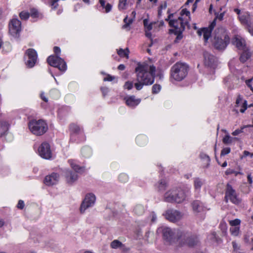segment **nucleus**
Here are the masks:
<instances>
[{"instance_id":"obj_49","label":"nucleus","mask_w":253,"mask_h":253,"mask_svg":"<svg viewBox=\"0 0 253 253\" xmlns=\"http://www.w3.org/2000/svg\"><path fill=\"white\" fill-rule=\"evenodd\" d=\"M24 207V203L22 200H19L17 204V208L20 209H23Z\"/></svg>"},{"instance_id":"obj_44","label":"nucleus","mask_w":253,"mask_h":253,"mask_svg":"<svg viewBox=\"0 0 253 253\" xmlns=\"http://www.w3.org/2000/svg\"><path fill=\"white\" fill-rule=\"evenodd\" d=\"M247 101L245 100L242 105V108L240 109V112L242 113H244L247 109Z\"/></svg>"},{"instance_id":"obj_43","label":"nucleus","mask_w":253,"mask_h":253,"mask_svg":"<svg viewBox=\"0 0 253 253\" xmlns=\"http://www.w3.org/2000/svg\"><path fill=\"white\" fill-rule=\"evenodd\" d=\"M246 127V126H244L243 127H242L241 129H238L235 130L234 131H233L232 132V135L236 136V135H237L239 134L240 133L243 132V129Z\"/></svg>"},{"instance_id":"obj_47","label":"nucleus","mask_w":253,"mask_h":253,"mask_svg":"<svg viewBox=\"0 0 253 253\" xmlns=\"http://www.w3.org/2000/svg\"><path fill=\"white\" fill-rule=\"evenodd\" d=\"M127 176L125 174H121L119 176L120 180L122 182H125L126 180H127Z\"/></svg>"},{"instance_id":"obj_29","label":"nucleus","mask_w":253,"mask_h":253,"mask_svg":"<svg viewBox=\"0 0 253 253\" xmlns=\"http://www.w3.org/2000/svg\"><path fill=\"white\" fill-rule=\"evenodd\" d=\"M128 53L129 50L127 48L126 49H123L122 48H120L118 51V54L122 57H126V58H128Z\"/></svg>"},{"instance_id":"obj_8","label":"nucleus","mask_w":253,"mask_h":253,"mask_svg":"<svg viewBox=\"0 0 253 253\" xmlns=\"http://www.w3.org/2000/svg\"><path fill=\"white\" fill-rule=\"evenodd\" d=\"M48 63L51 66L57 67L61 71L66 69V64L64 61L57 56H50L47 59Z\"/></svg>"},{"instance_id":"obj_48","label":"nucleus","mask_w":253,"mask_h":253,"mask_svg":"<svg viewBox=\"0 0 253 253\" xmlns=\"http://www.w3.org/2000/svg\"><path fill=\"white\" fill-rule=\"evenodd\" d=\"M105 9L106 12L108 13L110 12L111 10L112 9V5L111 4L108 3L106 4L105 6L104 7Z\"/></svg>"},{"instance_id":"obj_21","label":"nucleus","mask_w":253,"mask_h":253,"mask_svg":"<svg viewBox=\"0 0 253 253\" xmlns=\"http://www.w3.org/2000/svg\"><path fill=\"white\" fill-rule=\"evenodd\" d=\"M193 210L195 212H200L204 210L202 203L199 201H194L192 203Z\"/></svg>"},{"instance_id":"obj_4","label":"nucleus","mask_w":253,"mask_h":253,"mask_svg":"<svg viewBox=\"0 0 253 253\" xmlns=\"http://www.w3.org/2000/svg\"><path fill=\"white\" fill-rule=\"evenodd\" d=\"M188 66L185 63L177 62L171 69V76L176 81H180L186 76Z\"/></svg>"},{"instance_id":"obj_5","label":"nucleus","mask_w":253,"mask_h":253,"mask_svg":"<svg viewBox=\"0 0 253 253\" xmlns=\"http://www.w3.org/2000/svg\"><path fill=\"white\" fill-rule=\"evenodd\" d=\"M162 232L164 239L170 244L180 240L183 234V231L168 227L162 228Z\"/></svg>"},{"instance_id":"obj_1","label":"nucleus","mask_w":253,"mask_h":253,"mask_svg":"<svg viewBox=\"0 0 253 253\" xmlns=\"http://www.w3.org/2000/svg\"><path fill=\"white\" fill-rule=\"evenodd\" d=\"M155 72L156 67L154 65H151L148 68L147 64H138L135 68L136 80L142 83L145 85H151L154 82Z\"/></svg>"},{"instance_id":"obj_18","label":"nucleus","mask_w":253,"mask_h":253,"mask_svg":"<svg viewBox=\"0 0 253 253\" xmlns=\"http://www.w3.org/2000/svg\"><path fill=\"white\" fill-rule=\"evenodd\" d=\"M59 175L56 173H52L45 176L44 183L47 186H51L57 183L59 181Z\"/></svg>"},{"instance_id":"obj_63","label":"nucleus","mask_w":253,"mask_h":253,"mask_svg":"<svg viewBox=\"0 0 253 253\" xmlns=\"http://www.w3.org/2000/svg\"><path fill=\"white\" fill-rule=\"evenodd\" d=\"M118 69L120 70H124L125 69V66L124 64H120Z\"/></svg>"},{"instance_id":"obj_53","label":"nucleus","mask_w":253,"mask_h":253,"mask_svg":"<svg viewBox=\"0 0 253 253\" xmlns=\"http://www.w3.org/2000/svg\"><path fill=\"white\" fill-rule=\"evenodd\" d=\"M41 97L42 100L45 101V102H47L48 101V98L44 95V94L43 92H42L41 94Z\"/></svg>"},{"instance_id":"obj_54","label":"nucleus","mask_w":253,"mask_h":253,"mask_svg":"<svg viewBox=\"0 0 253 253\" xmlns=\"http://www.w3.org/2000/svg\"><path fill=\"white\" fill-rule=\"evenodd\" d=\"M181 14H185L186 16H189L190 12L186 9H184L181 11Z\"/></svg>"},{"instance_id":"obj_57","label":"nucleus","mask_w":253,"mask_h":253,"mask_svg":"<svg viewBox=\"0 0 253 253\" xmlns=\"http://www.w3.org/2000/svg\"><path fill=\"white\" fill-rule=\"evenodd\" d=\"M54 51L56 54H58V53H59L60 52V49L58 46H54Z\"/></svg>"},{"instance_id":"obj_60","label":"nucleus","mask_w":253,"mask_h":253,"mask_svg":"<svg viewBox=\"0 0 253 253\" xmlns=\"http://www.w3.org/2000/svg\"><path fill=\"white\" fill-rule=\"evenodd\" d=\"M148 22H149V21L147 19H145L143 20V24H144V26L145 28L149 24H148Z\"/></svg>"},{"instance_id":"obj_14","label":"nucleus","mask_w":253,"mask_h":253,"mask_svg":"<svg viewBox=\"0 0 253 253\" xmlns=\"http://www.w3.org/2000/svg\"><path fill=\"white\" fill-rule=\"evenodd\" d=\"M26 56L28 57V60L25 59V63L27 67L32 68L34 66L37 59V53L35 50L29 48L26 50Z\"/></svg>"},{"instance_id":"obj_39","label":"nucleus","mask_w":253,"mask_h":253,"mask_svg":"<svg viewBox=\"0 0 253 253\" xmlns=\"http://www.w3.org/2000/svg\"><path fill=\"white\" fill-rule=\"evenodd\" d=\"M133 87V83L132 82L127 81L124 84V88L128 90L131 89Z\"/></svg>"},{"instance_id":"obj_27","label":"nucleus","mask_w":253,"mask_h":253,"mask_svg":"<svg viewBox=\"0 0 253 253\" xmlns=\"http://www.w3.org/2000/svg\"><path fill=\"white\" fill-rule=\"evenodd\" d=\"M210 239L217 244H220L222 242V239L217 235L215 232H212L211 234Z\"/></svg>"},{"instance_id":"obj_19","label":"nucleus","mask_w":253,"mask_h":253,"mask_svg":"<svg viewBox=\"0 0 253 253\" xmlns=\"http://www.w3.org/2000/svg\"><path fill=\"white\" fill-rule=\"evenodd\" d=\"M232 42L238 49L245 50L246 48L245 40L239 36H235Z\"/></svg>"},{"instance_id":"obj_2","label":"nucleus","mask_w":253,"mask_h":253,"mask_svg":"<svg viewBox=\"0 0 253 253\" xmlns=\"http://www.w3.org/2000/svg\"><path fill=\"white\" fill-rule=\"evenodd\" d=\"M230 38L226 31L223 28L215 30L212 40L214 47L218 50H224L229 43Z\"/></svg>"},{"instance_id":"obj_17","label":"nucleus","mask_w":253,"mask_h":253,"mask_svg":"<svg viewBox=\"0 0 253 253\" xmlns=\"http://www.w3.org/2000/svg\"><path fill=\"white\" fill-rule=\"evenodd\" d=\"M40 155L43 158L49 159L51 157V152L48 143L44 142L38 149Z\"/></svg>"},{"instance_id":"obj_3","label":"nucleus","mask_w":253,"mask_h":253,"mask_svg":"<svg viewBox=\"0 0 253 253\" xmlns=\"http://www.w3.org/2000/svg\"><path fill=\"white\" fill-rule=\"evenodd\" d=\"M188 191L181 189L169 190L164 195V200L167 202L181 203L187 197Z\"/></svg>"},{"instance_id":"obj_56","label":"nucleus","mask_w":253,"mask_h":253,"mask_svg":"<svg viewBox=\"0 0 253 253\" xmlns=\"http://www.w3.org/2000/svg\"><path fill=\"white\" fill-rule=\"evenodd\" d=\"M242 100V97L241 95H239L236 101V103L238 105L240 102Z\"/></svg>"},{"instance_id":"obj_10","label":"nucleus","mask_w":253,"mask_h":253,"mask_svg":"<svg viewBox=\"0 0 253 253\" xmlns=\"http://www.w3.org/2000/svg\"><path fill=\"white\" fill-rule=\"evenodd\" d=\"M225 199L226 203L228 202V200H230L232 203L236 205L240 202L239 199L237 197L235 190L229 183L226 185Z\"/></svg>"},{"instance_id":"obj_59","label":"nucleus","mask_w":253,"mask_h":253,"mask_svg":"<svg viewBox=\"0 0 253 253\" xmlns=\"http://www.w3.org/2000/svg\"><path fill=\"white\" fill-rule=\"evenodd\" d=\"M146 30V31H150L152 29V23H150L145 28Z\"/></svg>"},{"instance_id":"obj_62","label":"nucleus","mask_w":253,"mask_h":253,"mask_svg":"<svg viewBox=\"0 0 253 253\" xmlns=\"http://www.w3.org/2000/svg\"><path fill=\"white\" fill-rule=\"evenodd\" d=\"M248 181L250 184H252L253 182L251 174H248L247 176Z\"/></svg>"},{"instance_id":"obj_61","label":"nucleus","mask_w":253,"mask_h":253,"mask_svg":"<svg viewBox=\"0 0 253 253\" xmlns=\"http://www.w3.org/2000/svg\"><path fill=\"white\" fill-rule=\"evenodd\" d=\"M99 2L101 5L102 7H103V8H104V7L105 6V3H106V0H99Z\"/></svg>"},{"instance_id":"obj_16","label":"nucleus","mask_w":253,"mask_h":253,"mask_svg":"<svg viewBox=\"0 0 253 253\" xmlns=\"http://www.w3.org/2000/svg\"><path fill=\"white\" fill-rule=\"evenodd\" d=\"M216 25V19H214L210 26L207 28H204L198 30L197 33L201 36L203 34L204 39L205 42H207L211 36V33Z\"/></svg>"},{"instance_id":"obj_46","label":"nucleus","mask_w":253,"mask_h":253,"mask_svg":"<svg viewBox=\"0 0 253 253\" xmlns=\"http://www.w3.org/2000/svg\"><path fill=\"white\" fill-rule=\"evenodd\" d=\"M232 173H234L235 174V175H237L238 174H242L240 172L235 171L233 170H232V169H227L226 170V174H227V175L228 174H232Z\"/></svg>"},{"instance_id":"obj_52","label":"nucleus","mask_w":253,"mask_h":253,"mask_svg":"<svg viewBox=\"0 0 253 253\" xmlns=\"http://www.w3.org/2000/svg\"><path fill=\"white\" fill-rule=\"evenodd\" d=\"M59 0H51V5L53 6V8L55 9L58 6V4L57 2Z\"/></svg>"},{"instance_id":"obj_55","label":"nucleus","mask_w":253,"mask_h":253,"mask_svg":"<svg viewBox=\"0 0 253 253\" xmlns=\"http://www.w3.org/2000/svg\"><path fill=\"white\" fill-rule=\"evenodd\" d=\"M253 80V77L251 79L248 80L246 81V84L251 89V88H253V87L252 86L250 83Z\"/></svg>"},{"instance_id":"obj_31","label":"nucleus","mask_w":253,"mask_h":253,"mask_svg":"<svg viewBox=\"0 0 253 253\" xmlns=\"http://www.w3.org/2000/svg\"><path fill=\"white\" fill-rule=\"evenodd\" d=\"M240 228L239 227H231L230 228V232L232 235L237 236L239 233Z\"/></svg>"},{"instance_id":"obj_32","label":"nucleus","mask_w":253,"mask_h":253,"mask_svg":"<svg viewBox=\"0 0 253 253\" xmlns=\"http://www.w3.org/2000/svg\"><path fill=\"white\" fill-rule=\"evenodd\" d=\"M122 246V243L117 240L113 241L111 244V247L113 249H117Z\"/></svg>"},{"instance_id":"obj_23","label":"nucleus","mask_w":253,"mask_h":253,"mask_svg":"<svg viewBox=\"0 0 253 253\" xmlns=\"http://www.w3.org/2000/svg\"><path fill=\"white\" fill-rule=\"evenodd\" d=\"M8 124L6 122L2 121L0 125V136H1L8 130Z\"/></svg>"},{"instance_id":"obj_42","label":"nucleus","mask_w":253,"mask_h":253,"mask_svg":"<svg viewBox=\"0 0 253 253\" xmlns=\"http://www.w3.org/2000/svg\"><path fill=\"white\" fill-rule=\"evenodd\" d=\"M145 85L142 84V83H141L140 82H137V83H136L134 84V86L137 90H139L141 89L143 87V86Z\"/></svg>"},{"instance_id":"obj_35","label":"nucleus","mask_w":253,"mask_h":253,"mask_svg":"<svg viewBox=\"0 0 253 253\" xmlns=\"http://www.w3.org/2000/svg\"><path fill=\"white\" fill-rule=\"evenodd\" d=\"M233 138L229 135H226L223 138V142L225 144H229L231 143Z\"/></svg>"},{"instance_id":"obj_24","label":"nucleus","mask_w":253,"mask_h":253,"mask_svg":"<svg viewBox=\"0 0 253 253\" xmlns=\"http://www.w3.org/2000/svg\"><path fill=\"white\" fill-rule=\"evenodd\" d=\"M245 51L241 55L240 60L242 63L245 62L251 56V53L247 50L245 49Z\"/></svg>"},{"instance_id":"obj_64","label":"nucleus","mask_w":253,"mask_h":253,"mask_svg":"<svg viewBox=\"0 0 253 253\" xmlns=\"http://www.w3.org/2000/svg\"><path fill=\"white\" fill-rule=\"evenodd\" d=\"M203 158H205L206 159V160L207 161V162H209L210 161V157L207 156V155H203V156L202 157Z\"/></svg>"},{"instance_id":"obj_33","label":"nucleus","mask_w":253,"mask_h":253,"mask_svg":"<svg viewBox=\"0 0 253 253\" xmlns=\"http://www.w3.org/2000/svg\"><path fill=\"white\" fill-rule=\"evenodd\" d=\"M161 89V86L158 84H155L152 86V93L156 94L159 92Z\"/></svg>"},{"instance_id":"obj_20","label":"nucleus","mask_w":253,"mask_h":253,"mask_svg":"<svg viewBox=\"0 0 253 253\" xmlns=\"http://www.w3.org/2000/svg\"><path fill=\"white\" fill-rule=\"evenodd\" d=\"M125 99L126 105L130 107H134L138 105L141 101L140 99L135 98V97L134 95L127 97Z\"/></svg>"},{"instance_id":"obj_22","label":"nucleus","mask_w":253,"mask_h":253,"mask_svg":"<svg viewBox=\"0 0 253 253\" xmlns=\"http://www.w3.org/2000/svg\"><path fill=\"white\" fill-rule=\"evenodd\" d=\"M66 178L68 183H73L78 178L77 174L75 172H72L70 171H67Z\"/></svg>"},{"instance_id":"obj_40","label":"nucleus","mask_w":253,"mask_h":253,"mask_svg":"<svg viewBox=\"0 0 253 253\" xmlns=\"http://www.w3.org/2000/svg\"><path fill=\"white\" fill-rule=\"evenodd\" d=\"M230 152V148L229 147H226L223 148L221 152L220 156H223L225 155L229 154Z\"/></svg>"},{"instance_id":"obj_30","label":"nucleus","mask_w":253,"mask_h":253,"mask_svg":"<svg viewBox=\"0 0 253 253\" xmlns=\"http://www.w3.org/2000/svg\"><path fill=\"white\" fill-rule=\"evenodd\" d=\"M127 0H119L118 8L120 10H124L126 9L127 5Z\"/></svg>"},{"instance_id":"obj_41","label":"nucleus","mask_w":253,"mask_h":253,"mask_svg":"<svg viewBox=\"0 0 253 253\" xmlns=\"http://www.w3.org/2000/svg\"><path fill=\"white\" fill-rule=\"evenodd\" d=\"M30 14L32 17L36 18L38 16L39 13L37 9L33 8L31 10Z\"/></svg>"},{"instance_id":"obj_51","label":"nucleus","mask_w":253,"mask_h":253,"mask_svg":"<svg viewBox=\"0 0 253 253\" xmlns=\"http://www.w3.org/2000/svg\"><path fill=\"white\" fill-rule=\"evenodd\" d=\"M232 246H233V248L234 251H237L238 250H239V246H238V245L237 244V243L236 242H235V241L232 242Z\"/></svg>"},{"instance_id":"obj_12","label":"nucleus","mask_w":253,"mask_h":253,"mask_svg":"<svg viewBox=\"0 0 253 253\" xmlns=\"http://www.w3.org/2000/svg\"><path fill=\"white\" fill-rule=\"evenodd\" d=\"M204 65L210 68L215 69L218 64L217 58L212 54L208 52L204 53Z\"/></svg>"},{"instance_id":"obj_11","label":"nucleus","mask_w":253,"mask_h":253,"mask_svg":"<svg viewBox=\"0 0 253 253\" xmlns=\"http://www.w3.org/2000/svg\"><path fill=\"white\" fill-rule=\"evenodd\" d=\"M181 241H184L185 244L189 247H194L199 244V240L196 235H190L187 232H183Z\"/></svg>"},{"instance_id":"obj_37","label":"nucleus","mask_w":253,"mask_h":253,"mask_svg":"<svg viewBox=\"0 0 253 253\" xmlns=\"http://www.w3.org/2000/svg\"><path fill=\"white\" fill-rule=\"evenodd\" d=\"M241 221L239 219H235L234 220H231L229 222L230 225L232 227H237L236 226L239 225Z\"/></svg>"},{"instance_id":"obj_34","label":"nucleus","mask_w":253,"mask_h":253,"mask_svg":"<svg viewBox=\"0 0 253 253\" xmlns=\"http://www.w3.org/2000/svg\"><path fill=\"white\" fill-rule=\"evenodd\" d=\"M167 187L166 182L164 180H161L159 183L158 189L160 191L165 190Z\"/></svg>"},{"instance_id":"obj_15","label":"nucleus","mask_w":253,"mask_h":253,"mask_svg":"<svg viewBox=\"0 0 253 253\" xmlns=\"http://www.w3.org/2000/svg\"><path fill=\"white\" fill-rule=\"evenodd\" d=\"M21 22L17 19H12L9 24V33L13 37H18L21 31Z\"/></svg>"},{"instance_id":"obj_25","label":"nucleus","mask_w":253,"mask_h":253,"mask_svg":"<svg viewBox=\"0 0 253 253\" xmlns=\"http://www.w3.org/2000/svg\"><path fill=\"white\" fill-rule=\"evenodd\" d=\"M204 184V181L200 178H196L194 181V185L195 189L200 190L202 186Z\"/></svg>"},{"instance_id":"obj_38","label":"nucleus","mask_w":253,"mask_h":253,"mask_svg":"<svg viewBox=\"0 0 253 253\" xmlns=\"http://www.w3.org/2000/svg\"><path fill=\"white\" fill-rule=\"evenodd\" d=\"M124 22L125 23V24L123 26V28H126L127 27L129 26V25L132 23L133 19H129L128 21H127V16H126L124 19Z\"/></svg>"},{"instance_id":"obj_45","label":"nucleus","mask_w":253,"mask_h":253,"mask_svg":"<svg viewBox=\"0 0 253 253\" xmlns=\"http://www.w3.org/2000/svg\"><path fill=\"white\" fill-rule=\"evenodd\" d=\"M239 20L243 24H247L248 22V20L247 19L246 16L245 15L240 16L239 17Z\"/></svg>"},{"instance_id":"obj_36","label":"nucleus","mask_w":253,"mask_h":253,"mask_svg":"<svg viewBox=\"0 0 253 253\" xmlns=\"http://www.w3.org/2000/svg\"><path fill=\"white\" fill-rule=\"evenodd\" d=\"M30 14L25 11H22L19 14L20 17L22 19L27 20L29 17Z\"/></svg>"},{"instance_id":"obj_7","label":"nucleus","mask_w":253,"mask_h":253,"mask_svg":"<svg viewBox=\"0 0 253 253\" xmlns=\"http://www.w3.org/2000/svg\"><path fill=\"white\" fill-rule=\"evenodd\" d=\"M170 27H173V29H170L169 33L177 35V38L180 36L185 29V23L183 22L181 17H179L176 20H171L169 22Z\"/></svg>"},{"instance_id":"obj_13","label":"nucleus","mask_w":253,"mask_h":253,"mask_svg":"<svg viewBox=\"0 0 253 253\" xmlns=\"http://www.w3.org/2000/svg\"><path fill=\"white\" fill-rule=\"evenodd\" d=\"M95 200L96 198L94 194L91 193L87 194L81 204L80 207L81 212L84 213L87 208L93 206Z\"/></svg>"},{"instance_id":"obj_50","label":"nucleus","mask_w":253,"mask_h":253,"mask_svg":"<svg viewBox=\"0 0 253 253\" xmlns=\"http://www.w3.org/2000/svg\"><path fill=\"white\" fill-rule=\"evenodd\" d=\"M115 79V77L113 76H111L110 75H108L107 77L106 78H104L103 79V81H112Z\"/></svg>"},{"instance_id":"obj_58","label":"nucleus","mask_w":253,"mask_h":253,"mask_svg":"<svg viewBox=\"0 0 253 253\" xmlns=\"http://www.w3.org/2000/svg\"><path fill=\"white\" fill-rule=\"evenodd\" d=\"M145 36L149 38L150 39H151V33L150 32V31H145Z\"/></svg>"},{"instance_id":"obj_6","label":"nucleus","mask_w":253,"mask_h":253,"mask_svg":"<svg viewBox=\"0 0 253 253\" xmlns=\"http://www.w3.org/2000/svg\"><path fill=\"white\" fill-rule=\"evenodd\" d=\"M29 128L34 134L42 135L47 131L48 126L42 120H32L29 123Z\"/></svg>"},{"instance_id":"obj_26","label":"nucleus","mask_w":253,"mask_h":253,"mask_svg":"<svg viewBox=\"0 0 253 253\" xmlns=\"http://www.w3.org/2000/svg\"><path fill=\"white\" fill-rule=\"evenodd\" d=\"M133 211L136 214L140 215L144 213V208L142 205L138 204L134 207Z\"/></svg>"},{"instance_id":"obj_9","label":"nucleus","mask_w":253,"mask_h":253,"mask_svg":"<svg viewBox=\"0 0 253 253\" xmlns=\"http://www.w3.org/2000/svg\"><path fill=\"white\" fill-rule=\"evenodd\" d=\"M164 215L169 221L175 222L182 219L183 214L177 210L169 209L166 211Z\"/></svg>"},{"instance_id":"obj_28","label":"nucleus","mask_w":253,"mask_h":253,"mask_svg":"<svg viewBox=\"0 0 253 253\" xmlns=\"http://www.w3.org/2000/svg\"><path fill=\"white\" fill-rule=\"evenodd\" d=\"M69 162L72 168L77 172H82L84 170L83 167H80L79 166L75 164L73 160H71L69 161Z\"/></svg>"}]
</instances>
